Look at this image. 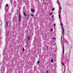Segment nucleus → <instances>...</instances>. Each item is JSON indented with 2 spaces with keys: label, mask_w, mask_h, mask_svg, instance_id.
<instances>
[{
  "label": "nucleus",
  "mask_w": 73,
  "mask_h": 73,
  "mask_svg": "<svg viewBox=\"0 0 73 73\" xmlns=\"http://www.w3.org/2000/svg\"><path fill=\"white\" fill-rule=\"evenodd\" d=\"M59 10H60V14H59V15H58L59 17V20L60 21V23H61L62 21V19H61V17H60V13H61V7L60 6V5H59Z\"/></svg>",
  "instance_id": "1"
},
{
  "label": "nucleus",
  "mask_w": 73,
  "mask_h": 73,
  "mask_svg": "<svg viewBox=\"0 0 73 73\" xmlns=\"http://www.w3.org/2000/svg\"><path fill=\"white\" fill-rule=\"evenodd\" d=\"M62 29L63 30V31H62V34L63 35V34H64V28H63V27H62Z\"/></svg>",
  "instance_id": "2"
},
{
  "label": "nucleus",
  "mask_w": 73,
  "mask_h": 73,
  "mask_svg": "<svg viewBox=\"0 0 73 73\" xmlns=\"http://www.w3.org/2000/svg\"><path fill=\"white\" fill-rule=\"evenodd\" d=\"M63 54H64V46H63Z\"/></svg>",
  "instance_id": "3"
},
{
  "label": "nucleus",
  "mask_w": 73,
  "mask_h": 73,
  "mask_svg": "<svg viewBox=\"0 0 73 73\" xmlns=\"http://www.w3.org/2000/svg\"><path fill=\"white\" fill-rule=\"evenodd\" d=\"M20 15H19V21H20Z\"/></svg>",
  "instance_id": "4"
},
{
  "label": "nucleus",
  "mask_w": 73,
  "mask_h": 73,
  "mask_svg": "<svg viewBox=\"0 0 73 73\" xmlns=\"http://www.w3.org/2000/svg\"><path fill=\"white\" fill-rule=\"evenodd\" d=\"M23 14L25 16H26V13L25 12L23 13Z\"/></svg>",
  "instance_id": "5"
},
{
  "label": "nucleus",
  "mask_w": 73,
  "mask_h": 73,
  "mask_svg": "<svg viewBox=\"0 0 73 73\" xmlns=\"http://www.w3.org/2000/svg\"><path fill=\"white\" fill-rule=\"evenodd\" d=\"M6 17H7V15H5V17L4 18V19H6Z\"/></svg>",
  "instance_id": "6"
},
{
  "label": "nucleus",
  "mask_w": 73,
  "mask_h": 73,
  "mask_svg": "<svg viewBox=\"0 0 73 73\" xmlns=\"http://www.w3.org/2000/svg\"><path fill=\"white\" fill-rule=\"evenodd\" d=\"M31 16L32 17H33L34 16V15L33 14H31Z\"/></svg>",
  "instance_id": "7"
},
{
  "label": "nucleus",
  "mask_w": 73,
  "mask_h": 73,
  "mask_svg": "<svg viewBox=\"0 0 73 73\" xmlns=\"http://www.w3.org/2000/svg\"><path fill=\"white\" fill-rule=\"evenodd\" d=\"M31 11L32 12H34L35 11V10L33 9H31Z\"/></svg>",
  "instance_id": "8"
},
{
  "label": "nucleus",
  "mask_w": 73,
  "mask_h": 73,
  "mask_svg": "<svg viewBox=\"0 0 73 73\" xmlns=\"http://www.w3.org/2000/svg\"><path fill=\"white\" fill-rule=\"evenodd\" d=\"M5 35L6 36H8V33H6V34H5Z\"/></svg>",
  "instance_id": "9"
},
{
  "label": "nucleus",
  "mask_w": 73,
  "mask_h": 73,
  "mask_svg": "<svg viewBox=\"0 0 73 73\" xmlns=\"http://www.w3.org/2000/svg\"><path fill=\"white\" fill-rule=\"evenodd\" d=\"M53 59H52L51 60V62H52V63H53Z\"/></svg>",
  "instance_id": "10"
},
{
  "label": "nucleus",
  "mask_w": 73,
  "mask_h": 73,
  "mask_svg": "<svg viewBox=\"0 0 73 73\" xmlns=\"http://www.w3.org/2000/svg\"><path fill=\"white\" fill-rule=\"evenodd\" d=\"M40 62V61L39 60H38L37 61V64H39Z\"/></svg>",
  "instance_id": "11"
},
{
  "label": "nucleus",
  "mask_w": 73,
  "mask_h": 73,
  "mask_svg": "<svg viewBox=\"0 0 73 73\" xmlns=\"http://www.w3.org/2000/svg\"><path fill=\"white\" fill-rule=\"evenodd\" d=\"M62 65H63L64 66V63H63L62 62Z\"/></svg>",
  "instance_id": "12"
},
{
  "label": "nucleus",
  "mask_w": 73,
  "mask_h": 73,
  "mask_svg": "<svg viewBox=\"0 0 73 73\" xmlns=\"http://www.w3.org/2000/svg\"><path fill=\"white\" fill-rule=\"evenodd\" d=\"M23 52H24V48H23Z\"/></svg>",
  "instance_id": "13"
},
{
  "label": "nucleus",
  "mask_w": 73,
  "mask_h": 73,
  "mask_svg": "<svg viewBox=\"0 0 73 73\" xmlns=\"http://www.w3.org/2000/svg\"><path fill=\"white\" fill-rule=\"evenodd\" d=\"M6 25H7V26H8V22H6Z\"/></svg>",
  "instance_id": "14"
},
{
  "label": "nucleus",
  "mask_w": 73,
  "mask_h": 73,
  "mask_svg": "<svg viewBox=\"0 0 73 73\" xmlns=\"http://www.w3.org/2000/svg\"><path fill=\"white\" fill-rule=\"evenodd\" d=\"M53 31V28H52L51 29V31Z\"/></svg>",
  "instance_id": "15"
},
{
  "label": "nucleus",
  "mask_w": 73,
  "mask_h": 73,
  "mask_svg": "<svg viewBox=\"0 0 73 73\" xmlns=\"http://www.w3.org/2000/svg\"><path fill=\"white\" fill-rule=\"evenodd\" d=\"M8 4H7L6 5V7H8Z\"/></svg>",
  "instance_id": "16"
},
{
  "label": "nucleus",
  "mask_w": 73,
  "mask_h": 73,
  "mask_svg": "<svg viewBox=\"0 0 73 73\" xmlns=\"http://www.w3.org/2000/svg\"><path fill=\"white\" fill-rule=\"evenodd\" d=\"M52 11H54V8H53L52 9Z\"/></svg>",
  "instance_id": "17"
},
{
  "label": "nucleus",
  "mask_w": 73,
  "mask_h": 73,
  "mask_svg": "<svg viewBox=\"0 0 73 73\" xmlns=\"http://www.w3.org/2000/svg\"><path fill=\"white\" fill-rule=\"evenodd\" d=\"M53 17H54L53 15L52 16V17H51V18H52H52H53Z\"/></svg>",
  "instance_id": "18"
},
{
  "label": "nucleus",
  "mask_w": 73,
  "mask_h": 73,
  "mask_svg": "<svg viewBox=\"0 0 73 73\" xmlns=\"http://www.w3.org/2000/svg\"><path fill=\"white\" fill-rule=\"evenodd\" d=\"M54 27H55V26H56V24L54 23Z\"/></svg>",
  "instance_id": "19"
},
{
  "label": "nucleus",
  "mask_w": 73,
  "mask_h": 73,
  "mask_svg": "<svg viewBox=\"0 0 73 73\" xmlns=\"http://www.w3.org/2000/svg\"><path fill=\"white\" fill-rule=\"evenodd\" d=\"M28 40H29V36L28 37Z\"/></svg>",
  "instance_id": "20"
},
{
  "label": "nucleus",
  "mask_w": 73,
  "mask_h": 73,
  "mask_svg": "<svg viewBox=\"0 0 73 73\" xmlns=\"http://www.w3.org/2000/svg\"><path fill=\"white\" fill-rule=\"evenodd\" d=\"M53 40H54V37H53Z\"/></svg>",
  "instance_id": "21"
},
{
  "label": "nucleus",
  "mask_w": 73,
  "mask_h": 73,
  "mask_svg": "<svg viewBox=\"0 0 73 73\" xmlns=\"http://www.w3.org/2000/svg\"><path fill=\"white\" fill-rule=\"evenodd\" d=\"M10 2L11 4H12V1H10Z\"/></svg>",
  "instance_id": "22"
},
{
  "label": "nucleus",
  "mask_w": 73,
  "mask_h": 73,
  "mask_svg": "<svg viewBox=\"0 0 73 73\" xmlns=\"http://www.w3.org/2000/svg\"><path fill=\"white\" fill-rule=\"evenodd\" d=\"M60 25H62V24L61 23H60Z\"/></svg>",
  "instance_id": "23"
},
{
  "label": "nucleus",
  "mask_w": 73,
  "mask_h": 73,
  "mask_svg": "<svg viewBox=\"0 0 73 73\" xmlns=\"http://www.w3.org/2000/svg\"><path fill=\"white\" fill-rule=\"evenodd\" d=\"M46 73H48V71H46Z\"/></svg>",
  "instance_id": "24"
},
{
  "label": "nucleus",
  "mask_w": 73,
  "mask_h": 73,
  "mask_svg": "<svg viewBox=\"0 0 73 73\" xmlns=\"http://www.w3.org/2000/svg\"><path fill=\"white\" fill-rule=\"evenodd\" d=\"M52 15V13H50V15Z\"/></svg>",
  "instance_id": "25"
},
{
  "label": "nucleus",
  "mask_w": 73,
  "mask_h": 73,
  "mask_svg": "<svg viewBox=\"0 0 73 73\" xmlns=\"http://www.w3.org/2000/svg\"><path fill=\"white\" fill-rule=\"evenodd\" d=\"M28 19H29V16H28Z\"/></svg>",
  "instance_id": "26"
},
{
  "label": "nucleus",
  "mask_w": 73,
  "mask_h": 73,
  "mask_svg": "<svg viewBox=\"0 0 73 73\" xmlns=\"http://www.w3.org/2000/svg\"><path fill=\"white\" fill-rule=\"evenodd\" d=\"M61 39H62V36H61Z\"/></svg>",
  "instance_id": "27"
},
{
  "label": "nucleus",
  "mask_w": 73,
  "mask_h": 73,
  "mask_svg": "<svg viewBox=\"0 0 73 73\" xmlns=\"http://www.w3.org/2000/svg\"><path fill=\"white\" fill-rule=\"evenodd\" d=\"M58 4H59V2H58Z\"/></svg>",
  "instance_id": "28"
},
{
  "label": "nucleus",
  "mask_w": 73,
  "mask_h": 73,
  "mask_svg": "<svg viewBox=\"0 0 73 73\" xmlns=\"http://www.w3.org/2000/svg\"><path fill=\"white\" fill-rule=\"evenodd\" d=\"M58 1V0H57V1Z\"/></svg>",
  "instance_id": "29"
}]
</instances>
